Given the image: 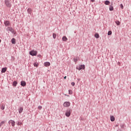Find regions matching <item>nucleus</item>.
<instances>
[{"label": "nucleus", "mask_w": 131, "mask_h": 131, "mask_svg": "<svg viewBox=\"0 0 131 131\" xmlns=\"http://www.w3.org/2000/svg\"><path fill=\"white\" fill-rule=\"evenodd\" d=\"M6 6H7V7H8V8H11V7L12 6V5H11V0H6L5 1Z\"/></svg>", "instance_id": "f257e3e1"}, {"label": "nucleus", "mask_w": 131, "mask_h": 131, "mask_svg": "<svg viewBox=\"0 0 131 131\" xmlns=\"http://www.w3.org/2000/svg\"><path fill=\"white\" fill-rule=\"evenodd\" d=\"M30 55L31 56H36L37 55V51L34 50L31 51L30 52Z\"/></svg>", "instance_id": "f03ea898"}, {"label": "nucleus", "mask_w": 131, "mask_h": 131, "mask_svg": "<svg viewBox=\"0 0 131 131\" xmlns=\"http://www.w3.org/2000/svg\"><path fill=\"white\" fill-rule=\"evenodd\" d=\"M9 124H11L12 126H15V124L16 123L15 122H14V121H13V120H10L9 122H8Z\"/></svg>", "instance_id": "7ed1b4c3"}, {"label": "nucleus", "mask_w": 131, "mask_h": 131, "mask_svg": "<svg viewBox=\"0 0 131 131\" xmlns=\"http://www.w3.org/2000/svg\"><path fill=\"white\" fill-rule=\"evenodd\" d=\"M84 65H81L76 67V69H77L78 70H81V69H84Z\"/></svg>", "instance_id": "20e7f679"}, {"label": "nucleus", "mask_w": 131, "mask_h": 131, "mask_svg": "<svg viewBox=\"0 0 131 131\" xmlns=\"http://www.w3.org/2000/svg\"><path fill=\"white\" fill-rule=\"evenodd\" d=\"M71 114V112L70 111V110H67V112H66V116L67 117H69V116H70Z\"/></svg>", "instance_id": "39448f33"}, {"label": "nucleus", "mask_w": 131, "mask_h": 131, "mask_svg": "<svg viewBox=\"0 0 131 131\" xmlns=\"http://www.w3.org/2000/svg\"><path fill=\"white\" fill-rule=\"evenodd\" d=\"M64 107H69L70 106V102H65L63 103Z\"/></svg>", "instance_id": "423d86ee"}, {"label": "nucleus", "mask_w": 131, "mask_h": 131, "mask_svg": "<svg viewBox=\"0 0 131 131\" xmlns=\"http://www.w3.org/2000/svg\"><path fill=\"white\" fill-rule=\"evenodd\" d=\"M51 65V63H50V62H45L44 63V66H45V67H49V66H50Z\"/></svg>", "instance_id": "0eeeda50"}, {"label": "nucleus", "mask_w": 131, "mask_h": 131, "mask_svg": "<svg viewBox=\"0 0 131 131\" xmlns=\"http://www.w3.org/2000/svg\"><path fill=\"white\" fill-rule=\"evenodd\" d=\"M21 86H25L26 85V82L24 81H21Z\"/></svg>", "instance_id": "6e6552de"}, {"label": "nucleus", "mask_w": 131, "mask_h": 131, "mask_svg": "<svg viewBox=\"0 0 131 131\" xmlns=\"http://www.w3.org/2000/svg\"><path fill=\"white\" fill-rule=\"evenodd\" d=\"M62 40L63 41H67V40H68V39L66 36H64L62 37Z\"/></svg>", "instance_id": "1a4fd4ad"}, {"label": "nucleus", "mask_w": 131, "mask_h": 131, "mask_svg": "<svg viewBox=\"0 0 131 131\" xmlns=\"http://www.w3.org/2000/svg\"><path fill=\"white\" fill-rule=\"evenodd\" d=\"M4 24H5V26H10V21H5L4 23Z\"/></svg>", "instance_id": "9d476101"}, {"label": "nucleus", "mask_w": 131, "mask_h": 131, "mask_svg": "<svg viewBox=\"0 0 131 131\" xmlns=\"http://www.w3.org/2000/svg\"><path fill=\"white\" fill-rule=\"evenodd\" d=\"M8 29L10 31H11V32H12V33H14L15 34V32L14 31V30L13 29V28H8Z\"/></svg>", "instance_id": "9b49d317"}, {"label": "nucleus", "mask_w": 131, "mask_h": 131, "mask_svg": "<svg viewBox=\"0 0 131 131\" xmlns=\"http://www.w3.org/2000/svg\"><path fill=\"white\" fill-rule=\"evenodd\" d=\"M11 42L13 43V45H15L16 43V39L15 38H12L11 40Z\"/></svg>", "instance_id": "f8f14e48"}, {"label": "nucleus", "mask_w": 131, "mask_h": 131, "mask_svg": "<svg viewBox=\"0 0 131 131\" xmlns=\"http://www.w3.org/2000/svg\"><path fill=\"white\" fill-rule=\"evenodd\" d=\"M23 112V107H20L18 110V112L19 114H21V113H22Z\"/></svg>", "instance_id": "ddd939ff"}, {"label": "nucleus", "mask_w": 131, "mask_h": 131, "mask_svg": "<svg viewBox=\"0 0 131 131\" xmlns=\"http://www.w3.org/2000/svg\"><path fill=\"white\" fill-rule=\"evenodd\" d=\"M7 71V68H3L2 70V73H5Z\"/></svg>", "instance_id": "4468645a"}, {"label": "nucleus", "mask_w": 131, "mask_h": 131, "mask_svg": "<svg viewBox=\"0 0 131 131\" xmlns=\"http://www.w3.org/2000/svg\"><path fill=\"white\" fill-rule=\"evenodd\" d=\"M111 121H114L115 120V118L113 116H111Z\"/></svg>", "instance_id": "2eb2a0df"}, {"label": "nucleus", "mask_w": 131, "mask_h": 131, "mask_svg": "<svg viewBox=\"0 0 131 131\" xmlns=\"http://www.w3.org/2000/svg\"><path fill=\"white\" fill-rule=\"evenodd\" d=\"M5 122H6L5 121L1 122L0 123V127L3 126V124H5Z\"/></svg>", "instance_id": "dca6fc26"}, {"label": "nucleus", "mask_w": 131, "mask_h": 131, "mask_svg": "<svg viewBox=\"0 0 131 131\" xmlns=\"http://www.w3.org/2000/svg\"><path fill=\"white\" fill-rule=\"evenodd\" d=\"M1 109L2 110H5V104H2L1 106Z\"/></svg>", "instance_id": "f3484780"}, {"label": "nucleus", "mask_w": 131, "mask_h": 131, "mask_svg": "<svg viewBox=\"0 0 131 131\" xmlns=\"http://www.w3.org/2000/svg\"><path fill=\"white\" fill-rule=\"evenodd\" d=\"M95 37L96 38H99V37H100V35H99V34L96 33V34H95Z\"/></svg>", "instance_id": "a211bd4d"}, {"label": "nucleus", "mask_w": 131, "mask_h": 131, "mask_svg": "<svg viewBox=\"0 0 131 131\" xmlns=\"http://www.w3.org/2000/svg\"><path fill=\"white\" fill-rule=\"evenodd\" d=\"M105 5H110V2L108 1H106L105 2Z\"/></svg>", "instance_id": "6ab92c4d"}, {"label": "nucleus", "mask_w": 131, "mask_h": 131, "mask_svg": "<svg viewBox=\"0 0 131 131\" xmlns=\"http://www.w3.org/2000/svg\"><path fill=\"white\" fill-rule=\"evenodd\" d=\"M115 23L117 24V25H120V21L118 20H116L115 21Z\"/></svg>", "instance_id": "aec40b11"}, {"label": "nucleus", "mask_w": 131, "mask_h": 131, "mask_svg": "<svg viewBox=\"0 0 131 131\" xmlns=\"http://www.w3.org/2000/svg\"><path fill=\"white\" fill-rule=\"evenodd\" d=\"M109 9H110V11H113L114 10L113 6H110Z\"/></svg>", "instance_id": "412c9836"}, {"label": "nucleus", "mask_w": 131, "mask_h": 131, "mask_svg": "<svg viewBox=\"0 0 131 131\" xmlns=\"http://www.w3.org/2000/svg\"><path fill=\"white\" fill-rule=\"evenodd\" d=\"M17 81H14L13 83V85H14V86H16V85H17Z\"/></svg>", "instance_id": "4be33fe9"}, {"label": "nucleus", "mask_w": 131, "mask_h": 131, "mask_svg": "<svg viewBox=\"0 0 131 131\" xmlns=\"http://www.w3.org/2000/svg\"><path fill=\"white\" fill-rule=\"evenodd\" d=\"M33 65L34 67H37L38 66V63H34Z\"/></svg>", "instance_id": "5701e85b"}, {"label": "nucleus", "mask_w": 131, "mask_h": 131, "mask_svg": "<svg viewBox=\"0 0 131 131\" xmlns=\"http://www.w3.org/2000/svg\"><path fill=\"white\" fill-rule=\"evenodd\" d=\"M107 34L108 35H111L112 34V32L111 31H108Z\"/></svg>", "instance_id": "b1692460"}, {"label": "nucleus", "mask_w": 131, "mask_h": 131, "mask_svg": "<svg viewBox=\"0 0 131 131\" xmlns=\"http://www.w3.org/2000/svg\"><path fill=\"white\" fill-rule=\"evenodd\" d=\"M69 95H72V90H69Z\"/></svg>", "instance_id": "393cba45"}, {"label": "nucleus", "mask_w": 131, "mask_h": 131, "mask_svg": "<svg viewBox=\"0 0 131 131\" xmlns=\"http://www.w3.org/2000/svg\"><path fill=\"white\" fill-rule=\"evenodd\" d=\"M53 38H56V34L55 33H53Z\"/></svg>", "instance_id": "a878e982"}, {"label": "nucleus", "mask_w": 131, "mask_h": 131, "mask_svg": "<svg viewBox=\"0 0 131 131\" xmlns=\"http://www.w3.org/2000/svg\"><path fill=\"white\" fill-rule=\"evenodd\" d=\"M42 108V107L40 105H39L38 107V109H39V110H41V108Z\"/></svg>", "instance_id": "bb28decb"}, {"label": "nucleus", "mask_w": 131, "mask_h": 131, "mask_svg": "<svg viewBox=\"0 0 131 131\" xmlns=\"http://www.w3.org/2000/svg\"><path fill=\"white\" fill-rule=\"evenodd\" d=\"M71 84L73 86H74L75 85V83L74 82H73L71 83Z\"/></svg>", "instance_id": "cd10ccee"}, {"label": "nucleus", "mask_w": 131, "mask_h": 131, "mask_svg": "<svg viewBox=\"0 0 131 131\" xmlns=\"http://www.w3.org/2000/svg\"><path fill=\"white\" fill-rule=\"evenodd\" d=\"M30 11H31V9L28 8V12H29H29H30Z\"/></svg>", "instance_id": "c85d7f7f"}, {"label": "nucleus", "mask_w": 131, "mask_h": 131, "mask_svg": "<svg viewBox=\"0 0 131 131\" xmlns=\"http://www.w3.org/2000/svg\"><path fill=\"white\" fill-rule=\"evenodd\" d=\"M121 9H123V5H122V4H121Z\"/></svg>", "instance_id": "c756f323"}, {"label": "nucleus", "mask_w": 131, "mask_h": 131, "mask_svg": "<svg viewBox=\"0 0 131 131\" xmlns=\"http://www.w3.org/2000/svg\"><path fill=\"white\" fill-rule=\"evenodd\" d=\"M74 61H75V62H76V61H77V59H74Z\"/></svg>", "instance_id": "7c9ffc66"}, {"label": "nucleus", "mask_w": 131, "mask_h": 131, "mask_svg": "<svg viewBox=\"0 0 131 131\" xmlns=\"http://www.w3.org/2000/svg\"><path fill=\"white\" fill-rule=\"evenodd\" d=\"M91 2H92V3H94V2H95V0H91Z\"/></svg>", "instance_id": "2f4dec72"}, {"label": "nucleus", "mask_w": 131, "mask_h": 131, "mask_svg": "<svg viewBox=\"0 0 131 131\" xmlns=\"http://www.w3.org/2000/svg\"><path fill=\"white\" fill-rule=\"evenodd\" d=\"M67 78V76H65V77H64V79H66Z\"/></svg>", "instance_id": "473e14b6"}, {"label": "nucleus", "mask_w": 131, "mask_h": 131, "mask_svg": "<svg viewBox=\"0 0 131 131\" xmlns=\"http://www.w3.org/2000/svg\"><path fill=\"white\" fill-rule=\"evenodd\" d=\"M65 96H67V97H69V95H65Z\"/></svg>", "instance_id": "72a5a7b5"}, {"label": "nucleus", "mask_w": 131, "mask_h": 131, "mask_svg": "<svg viewBox=\"0 0 131 131\" xmlns=\"http://www.w3.org/2000/svg\"><path fill=\"white\" fill-rule=\"evenodd\" d=\"M0 42H2V40L1 39H0Z\"/></svg>", "instance_id": "f704fd0d"}, {"label": "nucleus", "mask_w": 131, "mask_h": 131, "mask_svg": "<svg viewBox=\"0 0 131 131\" xmlns=\"http://www.w3.org/2000/svg\"><path fill=\"white\" fill-rule=\"evenodd\" d=\"M19 124H20L19 123H18V125H19Z\"/></svg>", "instance_id": "c9c22d12"}]
</instances>
